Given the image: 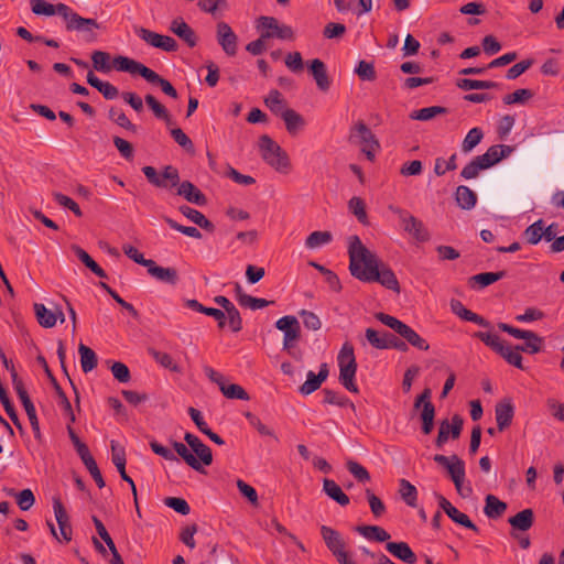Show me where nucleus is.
Masks as SVG:
<instances>
[{"label": "nucleus", "mask_w": 564, "mask_h": 564, "mask_svg": "<svg viewBox=\"0 0 564 564\" xmlns=\"http://www.w3.org/2000/svg\"><path fill=\"white\" fill-rule=\"evenodd\" d=\"M347 252L352 276L361 282H378L389 290L400 292L393 271L369 250L357 235L347 238Z\"/></svg>", "instance_id": "obj_1"}, {"label": "nucleus", "mask_w": 564, "mask_h": 564, "mask_svg": "<svg viewBox=\"0 0 564 564\" xmlns=\"http://www.w3.org/2000/svg\"><path fill=\"white\" fill-rule=\"evenodd\" d=\"M513 149L510 145H491L484 154L474 158L460 172L465 180L476 178L481 171L488 170L509 156Z\"/></svg>", "instance_id": "obj_2"}, {"label": "nucleus", "mask_w": 564, "mask_h": 564, "mask_svg": "<svg viewBox=\"0 0 564 564\" xmlns=\"http://www.w3.org/2000/svg\"><path fill=\"white\" fill-rule=\"evenodd\" d=\"M263 161L280 174L291 171V161L286 152L269 135H262L258 142Z\"/></svg>", "instance_id": "obj_3"}, {"label": "nucleus", "mask_w": 564, "mask_h": 564, "mask_svg": "<svg viewBox=\"0 0 564 564\" xmlns=\"http://www.w3.org/2000/svg\"><path fill=\"white\" fill-rule=\"evenodd\" d=\"M337 364L339 368V381L350 392L358 393L359 389L355 382L357 372V362L355 358L354 347L350 343L343 344L338 356Z\"/></svg>", "instance_id": "obj_4"}, {"label": "nucleus", "mask_w": 564, "mask_h": 564, "mask_svg": "<svg viewBox=\"0 0 564 564\" xmlns=\"http://www.w3.org/2000/svg\"><path fill=\"white\" fill-rule=\"evenodd\" d=\"M257 31L262 39H278L281 41H293L295 31L291 25L281 23L276 18L262 15L257 20Z\"/></svg>", "instance_id": "obj_5"}, {"label": "nucleus", "mask_w": 564, "mask_h": 564, "mask_svg": "<svg viewBox=\"0 0 564 564\" xmlns=\"http://www.w3.org/2000/svg\"><path fill=\"white\" fill-rule=\"evenodd\" d=\"M53 511L55 522L47 520V527L51 534L59 543H68L70 541V527L68 524V513L59 497H53Z\"/></svg>", "instance_id": "obj_6"}, {"label": "nucleus", "mask_w": 564, "mask_h": 564, "mask_svg": "<svg viewBox=\"0 0 564 564\" xmlns=\"http://www.w3.org/2000/svg\"><path fill=\"white\" fill-rule=\"evenodd\" d=\"M322 538L339 564H357L347 551V544L339 532L327 525L321 527Z\"/></svg>", "instance_id": "obj_7"}, {"label": "nucleus", "mask_w": 564, "mask_h": 564, "mask_svg": "<svg viewBox=\"0 0 564 564\" xmlns=\"http://www.w3.org/2000/svg\"><path fill=\"white\" fill-rule=\"evenodd\" d=\"M101 25L95 20L73 12V32L79 43L90 44L98 40Z\"/></svg>", "instance_id": "obj_8"}, {"label": "nucleus", "mask_w": 564, "mask_h": 564, "mask_svg": "<svg viewBox=\"0 0 564 564\" xmlns=\"http://www.w3.org/2000/svg\"><path fill=\"white\" fill-rule=\"evenodd\" d=\"M351 139L359 145L361 152L368 160H375L376 154L380 149V144L375 134L364 122H358L354 127L351 131Z\"/></svg>", "instance_id": "obj_9"}, {"label": "nucleus", "mask_w": 564, "mask_h": 564, "mask_svg": "<svg viewBox=\"0 0 564 564\" xmlns=\"http://www.w3.org/2000/svg\"><path fill=\"white\" fill-rule=\"evenodd\" d=\"M135 33L152 47L160 48L164 52H175L177 50L176 41L169 35L159 34L145 28H139Z\"/></svg>", "instance_id": "obj_10"}, {"label": "nucleus", "mask_w": 564, "mask_h": 564, "mask_svg": "<svg viewBox=\"0 0 564 564\" xmlns=\"http://www.w3.org/2000/svg\"><path fill=\"white\" fill-rule=\"evenodd\" d=\"M216 39L227 56H235L238 51V36L226 22H218L216 25Z\"/></svg>", "instance_id": "obj_11"}, {"label": "nucleus", "mask_w": 564, "mask_h": 564, "mask_svg": "<svg viewBox=\"0 0 564 564\" xmlns=\"http://www.w3.org/2000/svg\"><path fill=\"white\" fill-rule=\"evenodd\" d=\"M275 327L283 333V348H292L300 337V323L293 315H285L275 322Z\"/></svg>", "instance_id": "obj_12"}, {"label": "nucleus", "mask_w": 564, "mask_h": 564, "mask_svg": "<svg viewBox=\"0 0 564 564\" xmlns=\"http://www.w3.org/2000/svg\"><path fill=\"white\" fill-rule=\"evenodd\" d=\"M402 230L415 242L425 243L431 240V232L424 223L411 213L400 223Z\"/></svg>", "instance_id": "obj_13"}, {"label": "nucleus", "mask_w": 564, "mask_h": 564, "mask_svg": "<svg viewBox=\"0 0 564 564\" xmlns=\"http://www.w3.org/2000/svg\"><path fill=\"white\" fill-rule=\"evenodd\" d=\"M463 427V419L459 415H454L451 421L444 420L440 424L436 445L442 447L449 438H458Z\"/></svg>", "instance_id": "obj_14"}, {"label": "nucleus", "mask_w": 564, "mask_h": 564, "mask_svg": "<svg viewBox=\"0 0 564 564\" xmlns=\"http://www.w3.org/2000/svg\"><path fill=\"white\" fill-rule=\"evenodd\" d=\"M495 416L499 431L510 426L514 416V405L511 399H503L496 404Z\"/></svg>", "instance_id": "obj_15"}, {"label": "nucleus", "mask_w": 564, "mask_h": 564, "mask_svg": "<svg viewBox=\"0 0 564 564\" xmlns=\"http://www.w3.org/2000/svg\"><path fill=\"white\" fill-rule=\"evenodd\" d=\"M184 440L195 453L196 458L200 462V467L203 465L208 466L213 462V454L210 448L204 444L196 435L186 433Z\"/></svg>", "instance_id": "obj_16"}, {"label": "nucleus", "mask_w": 564, "mask_h": 564, "mask_svg": "<svg viewBox=\"0 0 564 564\" xmlns=\"http://www.w3.org/2000/svg\"><path fill=\"white\" fill-rule=\"evenodd\" d=\"M327 377L328 366L327 364L324 362L319 366V371L317 375L313 371L307 372L305 382L300 387V392L303 395H308L313 393L322 386V383L327 379Z\"/></svg>", "instance_id": "obj_17"}, {"label": "nucleus", "mask_w": 564, "mask_h": 564, "mask_svg": "<svg viewBox=\"0 0 564 564\" xmlns=\"http://www.w3.org/2000/svg\"><path fill=\"white\" fill-rule=\"evenodd\" d=\"M434 460L446 468L451 479L465 477V463L458 456L435 455Z\"/></svg>", "instance_id": "obj_18"}, {"label": "nucleus", "mask_w": 564, "mask_h": 564, "mask_svg": "<svg viewBox=\"0 0 564 564\" xmlns=\"http://www.w3.org/2000/svg\"><path fill=\"white\" fill-rule=\"evenodd\" d=\"M308 69L321 91H327L330 87V79L327 74L326 65L323 61L314 58L308 64Z\"/></svg>", "instance_id": "obj_19"}, {"label": "nucleus", "mask_w": 564, "mask_h": 564, "mask_svg": "<svg viewBox=\"0 0 564 564\" xmlns=\"http://www.w3.org/2000/svg\"><path fill=\"white\" fill-rule=\"evenodd\" d=\"M148 272L151 276L158 281L165 282L169 284H176L178 280L177 271L174 268H164L158 265L153 260L149 259L147 263Z\"/></svg>", "instance_id": "obj_20"}, {"label": "nucleus", "mask_w": 564, "mask_h": 564, "mask_svg": "<svg viewBox=\"0 0 564 564\" xmlns=\"http://www.w3.org/2000/svg\"><path fill=\"white\" fill-rule=\"evenodd\" d=\"M170 30L182 39L188 46L194 47L197 44L195 32L183 19H174L171 22Z\"/></svg>", "instance_id": "obj_21"}, {"label": "nucleus", "mask_w": 564, "mask_h": 564, "mask_svg": "<svg viewBox=\"0 0 564 564\" xmlns=\"http://www.w3.org/2000/svg\"><path fill=\"white\" fill-rule=\"evenodd\" d=\"M440 506L444 510V512L456 523L476 530V525L470 521L467 514L460 512L457 508H455L447 499L444 497L440 498Z\"/></svg>", "instance_id": "obj_22"}, {"label": "nucleus", "mask_w": 564, "mask_h": 564, "mask_svg": "<svg viewBox=\"0 0 564 564\" xmlns=\"http://www.w3.org/2000/svg\"><path fill=\"white\" fill-rule=\"evenodd\" d=\"M39 361L43 365L44 370L50 379L51 384L53 386V389L55 391V397L57 400V404L61 405L66 412H70V402L67 398L66 392L62 389L59 383L57 382L56 378L51 372L47 362L45 358L39 357Z\"/></svg>", "instance_id": "obj_23"}, {"label": "nucleus", "mask_w": 564, "mask_h": 564, "mask_svg": "<svg viewBox=\"0 0 564 564\" xmlns=\"http://www.w3.org/2000/svg\"><path fill=\"white\" fill-rule=\"evenodd\" d=\"M386 549L393 556L408 564H414L416 562L415 554L405 542H388Z\"/></svg>", "instance_id": "obj_24"}, {"label": "nucleus", "mask_w": 564, "mask_h": 564, "mask_svg": "<svg viewBox=\"0 0 564 564\" xmlns=\"http://www.w3.org/2000/svg\"><path fill=\"white\" fill-rule=\"evenodd\" d=\"M34 313L39 324L45 328L53 327L57 318L61 317V322H64V314L58 312L55 314L53 311L47 310L44 304L35 303L34 304Z\"/></svg>", "instance_id": "obj_25"}, {"label": "nucleus", "mask_w": 564, "mask_h": 564, "mask_svg": "<svg viewBox=\"0 0 564 564\" xmlns=\"http://www.w3.org/2000/svg\"><path fill=\"white\" fill-rule=\"evenodd\" d=\"M280 118L284 121L288 132L292 135L299 134L306 123L303 116L291 108L283 111Z\"/></svg>", "instance_id": "obj_26"}, {"label": "nucleus", "mask_w": 564, "mask_h": 564, "mask_svg": "<svg viewBox=\"0 0 564 564\" xmlns=\"http://www.w3.org/2000/svg\"><path fill=\"white\" fill-rule=\"evenodd\" d=\"M177 194L183 196L187 202L198 206H204L206 204L205 195L188 181H185L178 185Z\"/></svg>", "instance_id": "obj_27"}, {"label": "nucleus", "mask_w": 564, "mask_h": 564, "mask_svg": "<svg viewBox=\"0 0 564 564\" xmlns=\"http://www.w3.org/2000/svg\"><path fill=\"white\" fill-rule=\"evenodd\" d=\"M513 531L525 532L531 529L534 522V513L532 509H523L513 517L508 519Z\"/></svg>", "instance_id": "obj_28"}, {"label": "nucleus", "mask_w": 564, "mask_h": 564, "mask_svg": "<svg viewBox=\"0 0 564 564\" xmlns=\"http://www.w3.org/2000/svg\"><path fill=\"white\" fill-rule=\"evenodd\" d=\"M236 292V300L239 303L240 306L250 308L252 311L263 308L270 304L269 301L265 299L260 297H253L247 293L243 292L242 288L240 285H236L235 288Z\"/></svg>", "instance_id": "obj_29"}, {"label": "nucleus", "mask_w": 564, "mask_h": 564, "mask_svg": "<svg viewBox=\"0 0 564 564\" xmlns=\"http://www.w3.org/2000/svg\"><path fill=\"white\" fill-rule=\"evenodd\" d=\"M451 310L452 312L457 315L459 318L468 322H473L479 326L488 327L489 323L482 318L481 316L477 315L476 313L467 310L459 301L452 300L451 301Z\"/></svg>", "instance_id": "obj_30"}, {"label": "nucleus", "mask_w": 564, "mask_h": 564, "mask_svg": "<svg viewBox=\"0 0 564 564\" xmlns=\"http://www.w3.org/2000/svg\"><path fill=\"white\" fill-rule=\"evenodd\" d=\"M431 390L425 389L415 400V409H421V420H434L435 408L431 402Z\"/></svg>", "instance_id": "obj_31"}, {"label": "nucleus", "mask_w": 564, "mask_h": 564, "mask_svg": "<svg viewBox=\"0 0 564 564\" xmlns=\"http://www.w3.org/2000/svg\"><path fill=\"white\" fill-rule=\"evenodd\" d=\"M87 82L95 87L106 99L112 100L118 96V89L109 82L99 79L93 72L87 75Z\"/></svg>", "instance_id": "obj_32"}, {"label": "nucleus", "mask_w": 564, "mask_h": 564, "mask_svg": "<svg viewBox=\"0 0 564 564\" xmlns=\"http://www.w3.org/2000/svg\"><path fill=\"white\" fill-rule=\"evenodd\" d=\"M507 510V503L501 501L494 495H487L485 498L484 513L489 519H497L501 517Z\"/></svg>", "instance_id": "obj_33"}, {"label": "nucleus", "mask_w": 564, "mask_h": 564, "mask_svg": "<svg viewBox=\"0 0 564 564\" xmlns=\"http://www.w3.org/2000/svg\"><path fill=\"white\" fill-rule=\"evenodd\" d=\"M323 491L326 494L327 497H329L340 506H347L349 503L348 496L332 479L325 478L323 480Z\"/></svg>", "instance_id": "obj_34"}, {"label": "nucleus", "mask_w": 564, "mask_h": 564, "mask_svg": "<svg viewBox=\"0 0 564 564\" xmlns=\"http://www.w3.org/2000/svg\"><path fill=\"white\" fill-rule=\"evenodd\" d=\"M245 416L248 420L250 426H252L260 436L268 437L276 442L279 441L275 431L271 426L264 424L259 416L251 412H246Z\"/></svg>", "instance_id": "obj_35"}, {"label": "nucleus", "mask_w": 564, "mask_h": 564, "mask_svg": "<svg viewBox=\"0 0 564 564\" xmlns=\"http://www.w3.org/2000/svg\"><path fill=\"white\" fill-rule=\"evenodd\" d=\"M356 530L360 535L369 541L386 542L391 538L383 528L378 525H361Z\"/></svg>", "instance_id": "obj_36"}, {"label": "nucleus", "mask_w": 564, "mask_h": 564, "mask_svg": "<svg viewBox=\"0 0 564 564\" xmlns=\"http://www.w3.org/2000/svg\"><path fill=\"white\" fill-rule=\"evenodd\" d=\"M265 106L275 115L281 117L288 110L285 100L280 91L273 89L264 98Z\"/></svg>", "instance_id": "obj_37"}, {"label": "nucleus", "mask_w": 564, "mask_h": 564, "mask_svg": "<svg viewBox=\"0 0 564 564\" xmlns=\"http://www.w3.org/2000/svg\"><path fill=\"white\" fill-rule=\"evenodd\" d=\"M333 241V235L329 231H313L305 239V247L308 250H317Z\"/></svg>", "instance_id": "obj_38"}, {"label": "nucleus", "mask_w": 564, "mask_h": 564, "mask_svg": "<svg viewBox=\"0 0 564 564\" xmlns=\"http://www.w3.org/2000/svg\"><path fill=\"white\" fill-rule=\"evenodd\" d=\"M180 212L192 223L199 226L200 228L213 230V224L197 209L189 206H181Z\"/></svg>", "instance_id": "obj_39"}, {"label": "nucleus", "mask_w": 564, "mask_h": 564, "mask_svg": "<svg viewBox=\"0 0 564 564\" xmlns=\"http://www.w3.org/2000/svg\"><path fill=\"white\" fill-rule=\"evenodd\" d=\"M455 198L463 209H471L476 205V194L467 186L460 185L456 188Z\"/></svg>", "instance_id": "obj_40"}, {"label": "nucleus", "mask_w": 564, "mask_h": 564, "mask_svg": "<svg viewBox=\"0 0 564 564\" xmlns=\"http://www.w3.org/2000/svg\"><path fill=\"white\" fill-rule=\"evenodd\" d=\"M73 446L76 448L78 456L80 457L83 464L85 465L89 473L98 468L97 463L93 455L90 454L88 447L84 443H82L74 434Z\"/></svg>", "instance_id": "obj_41"}, {"label": "nucleus", "mask_w": 564, "mask_h": 564, "mask_svg": "<svg viewBox=\"0 0 564 564\" xmlns=\"http://www.w3.org/2000/svg\"><path fill=\"white\" fill-rule=\"evenodd\" d=\"M91 62L97 72L108 74L112 70L113 59L104 51H95L91 54Z\"/></svg>", "instance_id": "obj_42"}, {"label": "nucleus", "mask_w": 564, "mask_h": 564, "mask_svg": "<svg viewBox=\"0 0 564 564\" xmlns=\"http://www.w3.org/2000/svg\"><path fill=\"white\" fill-rule=\"evenodd\" d=\"M77 258L83 262V264L89 269L95 275L101 279L107 278V273L105 270L82 248L74 249Z\"/></svg>", "instance_id": "obj_43"}, {"label": "nucleus", "mask_w": 564, "mask_h": 564, "mask_svg": "<svg viewBox=\"0 0 564 564\" xmlns=\"http://www.w3.org/2000/svg\"><path fill=\"white\" fill-rule=\"evenodd\" d=\"M349 212L358 219L362 225H368V214L366 210V204L362 198L354 196L348 200Z\"/></svg>", "instance_id": "obj_44"}, {"label": "nucleus", "mask_w": 564, "mask_h": 564, "mask_svg": "<svg viewBox=\"0 0 564 564\" xmlns=\"http://www.w3.org/2000/svg\"><path fill=\"white\" fill-rule=\"evenodd\" d=\"M399 335L402 336L404 339H406V341L410 345H412L413 347H415L420 350H429V348H430L429 343L423 337H421L413 328L408 326L406 324L403 327V329L400 332Z\"/></svg>", "instance_id": "obj_45"}, {"label": "nucleus", "mask_w": 564, "mask_h": 564, "mask_svg": "<svg viewBox=\"0 0 564 564\" xmlns=\"http://www.w3.org/2000/svg\"><path fill=\"white\" fill-rule=\"evenodd\" d=\"M159 183L160 184L153 185L161 188H169L178 185L180 175L177 170L171 165L165 166L162 174L159 175Z\"/></svg>", "instance_id": "obj_46"}, {"label": "nucleus", "mask_w": 564, "mask_h": 564, "mask_svg": "<svg viewBox=\"0 0 564 564\" xmlns=\"http://www.w3.org/2000/svg\"><path fill=\"white\" fill-rule=\"evenodd\" d=\"M399 494L403 501L412 508L416 507L417 502V490L416 488L408 480H400Z\"/></svg>", "instance_id": "obj_47"}, {"label": "nucleus", "mask_w": 564, "mask_h": 564, "mask_svg": "<svg viewBox=\"0 0 564 564\" xmlns=\"http://www.w3.org/2000/svg\"><path fill=\"white\" fill-rule=\"evenodd\" d=\"M78 352L80 356V367L83 371H91L97 365V356L95 351L84 344H80L78 347Z\"/></svg>", "instance_id": "obj_48"}, {"label": "nucleus", "mask_w": 564, "mask_h": 564, "mask_svg": "<svg viewBox=\"0 0 564 564\" xmlns=\"http://www.w3.org/2000/svg\"><path fill=\"white\" fill-rule=\"evenodd\" d=\"M543 225L544 220L539 219L524 230L523 236L528 243L535 246L543 240Z\"/></svg>", "instance_id": "obj_49"}, {"label": "nucleus", "mask_w": 564, "mask_h": 564, "mask_svg": "<svg viewBox=\"0 0 564 564\" xmlns=\"http://www.w3.org/2000/svg\"><path fill=\"white\" fill-rule=\"evenodd\" d=\"M446 112V109L440 106L425 107L419 110H414L410 113V119L420 120V121H429L438 115H443Z\"/></svg>", "instance_id": "obj_50"}, {"label": "nucleus", "mask_w": 564, "mask_h": 564, "mask_svg": "<svg viewBox=\"0 0 564 564\" xmlns=\"http://www.w3.org/2000/svg\"><path fill=\"white\" fill-rule=\"evenodd\" d=\"M484 132L480 128L470 129L462 143V150L465 153L471 152L482 140Z\"/></svg>", "instance_id": "obj_51"}, {"label": "nucleus", "mask_w": 564, "mask_h": 564, "mask_svg": "<svg viewBox=\"0 0 564 564\" xmlns=\"http://www.w3.org/2000/svg\"><path fill=\"white\" fill-rule=\"evenodd\" d=\"M173 447L177 455H180L185 463L195 470H200V462L196 456L187 448V446L180 442H174Z\"/></svg>", "instance_id": "obj_52"}, {"label": "nucleus", "mask_w": 564, "mask_h": 564, "mask_svg": "<svg viewBox=\"0 0 564 564\" xmlns=\"http://www.w3.org/2000/svg\"><path fill=\"white\" fill-rule=\"evenodd\" d=\"M478 337L481 341H484L488 347H490L496 352H500L502 348L506 346L498 334L494 332H478L475 335Z\"/></svg>", "instance_id": "obj_53"}, {"label": "nucleus", "mask_w": 564, "mask_h": 564, "mask_svg": "<svg viewBox=\"0 0 564 564\" xmlns=\"http://www.w3.org/2000/svg\"><path fill=\"white\" fill-rule=\"evenodd\" d=\"M366 338L371 346L378 349H387L392 346V340L387 335H381L372 328L366 329Z\"/></svg>", "instance_id": "obj_54"}, {"label": "nucleus", "mask_w": 564, "mask_h": 564, "mask_svg": "<svg viewBox=\"0 0 564 564\" xmlns=\"http://www.w3.org/2000/svg\"><path fill=\"white\" fill-rule=\"evenodd\" d=\"M220 391L228 399L249 400V394L239 384L227 383V381H225L220 387Z\"/></svg>", "instance_id": "obj_55"}, {"label": "nucleus", "mask_w": 564, "mask_h": 564, "mask_svg": "<svg viewBox=\"0 0 564 564\" xmlns=\"http://www.w3.org/2000/svg\"><path fill=\"white\" fill-rule=\"evenodd\" d=\"M524 344L519 346V349L527 354H536L541 350L543 339L532 330L524 337Z\"/></svg>", "instance_id": "obj_56"}, {"label": "nucleus", "mask_w": 564, "mask_h": 564, "mask_svg": "<svg viewBox=\"0 0 564 564\" xmlns=\"http://www.w3.org/2000/svg\"><path fill=\"white\" fill-rule=\"evenodd\" d=\"M519 346L512 348L509 345H506L499 355L510 365L514 366L518 369H523L522 356L520 355Z\"/></svg>", "instance_id": "obj_57"}, {"label": "nucleus", "mask_w": 564, "mask_h": 564, "mask_svg": "<svg viewBox=\"0 0 564 564\" xmlns=\"http://www.w3.org/2000/svg\"><path fill=\"white\" fill-rule=\"evenodd\" d=\"M138 65H139V62H137L132 58H129L127 56L119 55L113 58L112 69H116L118 72H127L129 74L134 75V74H137Z\"/></svg>", "instance_id": "obj_58"}, {"label": "nucleus", "mask_w": 564, "mask_h": 564, "mask_svg": "<svg viewBox=\"0 0 564 564\" xmlns=\"http://www.w3.org/2000/svg\"><path fill=\"white\" fill-rule=\"evenodd\" d=\"M533 94L530 89L521 88L516 90L512 94H508L503 96L502 101L505 105H513V104H525L528 100L532 98Z\"/></svg>", "instance_id": "obj_59"}, {"label": "nucleus", "mask_w": 564, "mask_h": 564, "mask_svg": "<svg viewBox=\"0 0 564 564\" xmlns=\"http://www.w3.org/2000/svg\"><path fill=\"white\" fill-rule=\"evenodd\" d=\"M505 276V272H485L471 276L470 281L477 283L480 288L488 286Z\"/></svg>", "instance_id": "obj_60"}, {"label": "nucleus", "mask_w": 564, "mask_h": 564, "mask_svg": "<svg viewBox=\"0 0 564 564\" xmlns=\"http://www.w3.org/2000/svg\"><path fill=\"white\" fill-rule=\"evenodd\" d=\"M457 86L464 90L489 89L495 86V83L488 80L462 78L457 82Z\"/></svg>", "instance_id": "obj_61"}, {"label": "nucleus", "mask_w": 564, "mask_h": 564, "mask_svg": "<svg viewBox=\"0 0 564 564\" xmlns=\"http://www.w3.org/2000/svg\"><path fill=\"white\" fill-rule=\"evenodd\" d=\"M111 462L117 467V469H122L126 467V452L124 448L117 442L111 441Z\"/></svg>", "instance_id": "obj_62"}, {"label": "nucleus", "mask_w": 564, "mask_h": 564, "mask_svg": "<svg viewBox=\"0 0 564 564\" xmlns=\"http://www.w3.org/2000/svg\"><path fill=\"white\" fill-rule=\"evenodd\" d=\"M145 102L158 118L164 120L167 124L171 123V117L165 107L162 106L152 95L145 96Z\"/></svg>", "instance_id": "obj_63"}, {"label": "nucleus", "mask_w": 564, "mask_h": 564, "mask_svg": "<svg viewBox=\"0 0 564 564\" xmlns=\"http://www.w3.org/2000/svg\"><path fill=\"white\" fill-rule=\"evenodd\" d=\"M347 465V468L349 470V473L358 480V481H361V482H367L370 480V474L368 473V470L362 466L360 465L359 463L355 462V460H347L346 463Z\"/></svg>", "instance_id": "obj_64"}]
</instances>
